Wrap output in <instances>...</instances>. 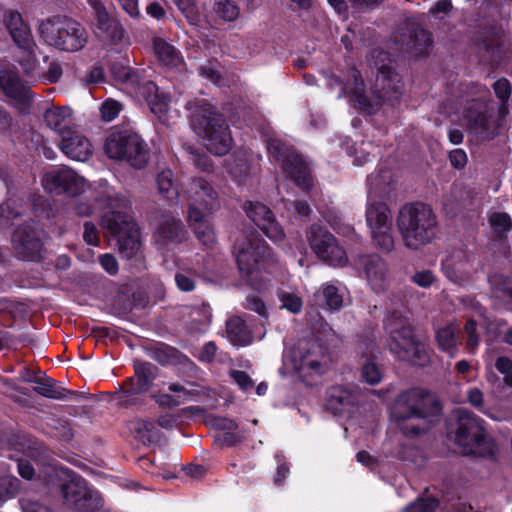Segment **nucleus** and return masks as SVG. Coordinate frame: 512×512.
<instances>
[{
	"instance_id": "obj_1",
	"label": "nucleus",
	"mask_w": 512,
	"mask_h": 512,
	"mask_svg": "<svg viewBox=\"0 0 512 512\" xmlns=\"http://www.w3.org/2000/svg\"><path fill=\"white\" fill-rule=\"evenodd\" d=\"M440 413L436 397L421 388L405 390L397 395L389 408L391 421L407 436L425 432L432 417Z\"/></svg>"
},
{
	"instance_id": "obj_2",
	"label": "nucleus",
	"mask_w": 512,
	"mask_h": 512,
	"mask_svg": "<svg viewBox=\"0 0 512 512\" xmlns=\"http://www.w3.org/2000/svg\"><path fill=\"white\" fill-rule=\"evenodd\" d=\"M331 365L329 349L321 339H302L284 354L279 373L311 385L327 373Z\"/></svg>"
},
{
	"instance_id": "obj_3",
	"label": "nucleus",
	"mask_w": 512,
	"mask_h": 512,
	"mask_svg": "<svg viewBox=\"0 0 512 512\" xmlns=\"http://www.w3.org/2000/svg\"><path fill=\"white\" fill-rule=\"evenodd\" d=\"M195 132L202 138L207 150L215 155L226 154L232 146V137L222 116L204 101L188 103Z\"/></svg>"
},
{
	"instance_id": "obj_4",
	"label": "nucleus",
	"mask_w": 512,
	"mask_h": 512,
	"mask_svg": "<svg viewBox=\"0 0 512 512\" xmlns=\"http://www.w3.org/2000/svg\"><path fill=\"white\" fill-rule=\"evenodd\" d=\"M385 329L388 333L387 345L396 358L418 366L429 363L426 345L414 338L407 317L396 311L389 314L385 320Z\"/></svg>"
},
{
	"instance_id": "obj_5",
	"label": "nucleus",
	"mask_w": 512,
	"mask_h": 512,
	"mask_svg": "<svg viewBox=\"0 0 512 512\" xmlns=\"http://www.w3.org/2000/svg\"><path fill=\"white\" fill-rule=\"evenodd\" d=\"M396 223L407 248L419 249L434 238L436 217L426 204L409 203L402 206Z\"/></svg>"
},
{
	"instance_id": "obj_6",
	"label": "nucleus",
	"mask_w": 512,
	"mask_h": 512,
	"mask_svg": "<svg viewBox=\"0 0 512 512\" xmlns=\"http://www.w3.org/2000/svg\"><path fill=\"white\" fill-rule=\"evenodd\" d=\"M455 422V442L466 455L493 457L496 450L494 441L488 436L483 421L466 408L452 412Z\"/></svg>"
},
{
	"instance_id": "obj_7",
	"label": "nucleus",
	"mask_w": 512,
	"mask_h": 512,
	"mask_svg": "<svg viewBox=\"0 0 512 512\" xmlns=\"http://www.w3.org/2000/svg\"><path fill=\"white\" fill-rule=\"evenodd\" d=\"M39 34L46 44L67 52L82 49L88 39L81 24L67 18L43 21L39 25Z\"/></svg>"
},
{
	"instance_id": "obj_8",
	"label": "nucleus",
	"mask_w": 512,
	"mask_h": 512,
	"mask_svg": "<svg viewBox=\"0 0 512 512\" xmlns=\"http://www.w3.org/2000/svg\"><path fill=\"white\" fill-rule=\"evenodd\" d=\"M234 256L242 276L255 287L254 275L272 260V252L266 242L254 234L242 236L237 240L234 245Z\"/></svg>"
},
{
	"instance_id": "obj_9",
	"label": "nucleus",
	"mask_w": 512,
	"mask_h": 512,
	"mask_svg": "<svg viewBox=\"0 0 512 512\" xmlns=\"http://www.w3.org/2000/svg\"><path fill=\"white\" fill-rule=\"evenodd\" d=\"M105 152L111 159L126 160L141 169L148 162V151L141 137L128 130H115L105 142Z\"/></svg>"
},
{
	"instance_id": "obj_10",
	"label": "nucleus",
	"mask_w": 512,
	"mask_h": 512,
	"mask_svg": "<svg viewBox=\"0 0 512 512\" xmlns=\"http://www.w3.org/2000/svg\"><path fill=\"white\" fill-rule=\"evenodd\" d=\"M127 210L102 215L101 224L116 237L119 253L130 259L139 251L141 243L139 229Z\"/></svg>"
},
{
	"instance_id": "obj_11",
	"label": "nucleus",
	"mask_w": 512,
	"mask_h": 512,
	"mask_svg": "<svg viewBox=\"0 0 512 512\" xmlns=\"http://www.w3.org/2000/svg\"><path fill=\"white\" fill-rule=\"evenodd\" d=\"M366 223L376 247L384 252H390L394 248V238L392 216L386 203L367 197Z\"/></svg>"
},
{
	"instance_id": "obj_12",
	"label": "nucleus",
	"mask_w": 512,
	"mask_h": 512,
	"mask_svg": "<svg viewBox=\"0 0 512 512\" xmlns=\"http://www.w3.org/2000/svg\"><path fill=\"white\" fill-rule=\"evenodd\" d=\"M66 479L61 484V491L65 504L78 512H96L102 505L100 494L88 487L86 481L76 475L61 470Z\"/></svg>"
},
{
	"instance_id": "obj_13",
	"label": "nucleus",
	"mask_w": 512,
	"mask_h": 512,
	"mask_svg": "<svg viewBox=\"0 0 512 512\" xmlns=\"http://www.w3.org/2000/svg\"><path fill=\"white\" fill-rule=\"evenodd\" d=\"M372 59L378 71L373 91L375 98L393 104L399 99L403 90L401 78L394 70L393 61L387 52L375 50L372 52Z\"/></svg>"
},
{
	"instance_id": "obj_14",
	"label": "nucleus",
	"mask_w": 512,
	"mask_h": 512,
	"mask_svg": "<svg viewBox=\"0 0 512 512\" xmlns=\"http://www.w3.org/2000/svg\"><path fill=\"white\" fill-rule=\"evenodd\" d=\"M267 146L270 155L281 163L287 176L293 179L297 185L308 190L311 187V176L305 160L280 139H269Z\"/></svg>"
},
{
	"instance_id": "obj_15",
	"label": "nucleus",
	"mask_w": 512,
	"mask_h": 512,
	"mask_svg": "<svg viewBox=\"0 0 512 512\" xmlns=\"http://www.w3.org/2000/svg\"><path fill=\"white\" fill-rule=\"evenodd\" d=\"M306 235L310 248L318 258L334 267H343L348 263L345 250L329 231L312 225Z\"/></svg>"
},
{
	"instance_id": "obj_16",
	"label": "nucleus",
	"mask_w": 512,
	"mask_h": 512,
	"mask_svg": "<svg viewBox=\"0 0 512 512\" xmlns=\"http://www.w3.org/2000/svg\"><path fill=\"white\" fill-rule=\"evenodd\" d=\"M44 190L51 194L77 196L87 189L86 180L68 167L53 168L43 174Z\"/></svg>"
},
{
	"instance_id": "obj_17",
	"label": "nucleus",
	"mask_w": 512,
	"mask_h": 512,
	"mask_svg": "<svg viewBox=\"0 0 512 512\" xmlns=\"http://www.w3.org/2000/svg\"><path fill=\"white\" fill-rule=\"evenodd\" d=\"M188 221H199L218 206V194L203 178H195L188 189Z\"/></svg>"
},
{
	"instance_id": "obj_18",
	"label": "nucleus",
	"mask_w": 512,
	"mask_h": 512,
	"mask_svg": "<svg viewBox=\"0 0 512 512\" xmlns=\"http://www.w3.org/2000/svg\"><path fill=\"white\" fill-rule=\"evenodd\" d=\"M5 25L16 45L26 53L25 61H20L26 73L31 74L36 68L35 48L29 26L16 11H7L4 16Z\"/></svg>"
},
{
	"instance_id": "obj_19",
	"label": "nucleus",
	"mask_w": 512,
	"mask_h": 512,
	"mask_svg": "<svg viewBox=\"0 0 512 512\" xmlns=\"http://www.w3.org/2000/svg\"><path fill=\"white\" fill-rule=\"evenodd\" d=\"M95 205L88 204L84 201H78L75 205V212L78 216L89 217L95 215L99 209L108 208L106 214L120 209H128L130 201L125 195L116 194L108 185L106 180L98 182V189L92 193Z\"/></svg>"
},
{
	"instance_id": "obj_20",
	"label": "nucleus",
	"mask_w": 512,
	"mask_h": 512,
	"mask_svg": "<svg viewBox=\"0 0 512 512\" xmlns=\"http://www.w3.org/2000/svg\"><path fill=\"white\" fill-rule=\"evenodd\" d=\"M328 87L333 90L339 88L338 98L348 94L350 98L360 107L366 108L373 105V100L369 99L364 93L362 81L358 80V71L351 68L347 71L346 81L343 82L338 76H325Z\"/></svg>"
},
{
	"instance_id": "obj_21",
	"label": "nucleus",
	"mask_w": 512,
	"mask_h": 512,
	"mask_svg": "<svg viewBox=\"0 0 512 512\" xmlns=\"http://www.w3.org/2000/svg\"><path fill=\"white\" fill-rule=\"evenodd\" d=\"M244 208L247 216L270 240L279 243L284 239L285 233L282 226L275 221L272 211L267 206L250 201Z\"/></svg>"
},
{
	"instance_id": "obj_22",
	"label": "nucleus",
	"mask_w": 512,
	"mask_h": 512,
	"mask_svg": "<svg viewBox=\"0 0 512 512\" xmlns=\"http://www.w3.org/2000/svg\"><path fill=\"white\" fill-rule=\"evenodd\" d=\"M441 268L451 282L463 284L473 273L472 255L461 249L454 250L442 261Z\"/></svg>"
},
{
	"instance_id": "obj_23",
	"label": "nucleus",
	"mask_w": 512,
	"mask_h": 512,
	"mask_svg": "<svg viewBox=\"0 0 512 512\" xmlns=\"http://www.w3.org/2000/svg\"><path fill=\"white\" fill-rule=\"evenodd\" d=\"M357 268L362 269L368 284L375 292L384 290L389 283L387 263L378 255H363L356 261Z\"/></svg>"
},
{
	"instance_id": "obj_24",
	"label": "nucleus",
	"mask_w": 512,
	"mask_h": 512,
	"mask_svg": "<svg viewBox=\"0 0 512 512\" xmlns=\"http://www.w3.org/2000/svg\"><path fill=\"white\" fill-rule=\"evenodd\" d=\"M12 242L24 258L35 260L42 248L41 231L34 222L26 223L16 228Z\"/></svg>"
},
{
	"instance_id": "obj_25",
	"label": "nucleus",
	"mask_w": 512,
	"mask_h": 512,
	"mask_svg": "<svg viewBox=\"0 0 512 512\" xmlns=\"http://www.w3.org/2000/svg\"><path fill=\"white\" fill-rule=\"evenodd\" d=\"M59 148L68 158L81 162L88 160L93 153L90 140L76 128L63 132Z\"/></svg>"
},
{
	"instance_id": "obj_26",
	"label": "nucleus",
	"mask_w": 512,
	"mask_h": 512,
	"mask_svg": "<svg viewBox=\"0 0 512 512\" xmlns=\"http://www.w3.org/2000/svg\"><path fill=\"white\" fill-rule=\"evenodd\" d=\"M93 10V24L101 37L116 40L121 38L122 29L116 19L107 10L102 0H87Z\"/></svg>"
},
{
	"instance_id": "obj_27",
	"label": "nucleus",
	"mask_w": 512,
	"mask_h": 512,
	"mask_svg": "<svg viewBox=\"0 0 512 512\" xmlns=\"http://www.w3.org/2000/svg\"><path fill=\"white\" fill-rule=\"evenodd\" d=\"M187 231L180 219L164 216L155 231V242L161 249H170L186 239Z\"/></svg>"
},
{
	"instance_id": "obj_28",
	"label": "nucleus",
	"mask_w": 512,
	"mask_h": 512,
	"mask_svg": "<svg viewBox=\"0 0 512 512\" xmlns=\"http://www.w3.org/2000/svg\"><path fill=\"white\" fill-rule=\"evenodd\" d=\"M136 93L143 97L151 112L160 122L163 124L168 123V104L170 99L165 92L160 91L153 82L147 81L137 87Z\"/></svg>"
},
{
	"instance_id": "obj_29",
	"label": "nucleus",
	"mask_w": 512,
	"mask_h": 512,
	"mask_svg": "<svg viewBox=\"0 0 512 512\" xmlns=\"http://www.w3.org/2000/svg\"><path fill=\"white\" fill-rule=\"evenodd\" d=\"M358 402V395L343 386H333L327 392V409L334 415L350 414Z\"/></svg>"
},
{
	"instance_id": "obj_30",
	"label": "nucleus",
	"mask_w": 512,
	"mask_h": 512,
	"mask_svg": "<svg viewBox=\"0 0 512 512\" xmlns=\"http://www.w3.org/2000/svg\"><path fill=\"white\" fill-rule=\"evenodd\" d=\"M394 41L401 45L404 51L414 55L425 53L432 43L430 34L422 28L398 33L394 35Z\"/></svg>"
},
{
	"instance_id": "obj_31",
	"label": "nucleus",
	"mask_w": 512,
	"mask_h": 512,
	"mask_svg": "<svg viewBox=\"0 0 512 512\" xmlns=\"http://www.w3.org/2000/svg\"><path fill=\"white\" fill-rule=\"evenodd\" d=\"M0 87L10 98L25 100L29 95V88L20 79L14 68L7 67L0 71Z\"/></svg>"
},
{
	"instance_id": "obj_32",
	"label": "nucleus",
	"mask_w": 512,
	"mask_h": 512,
	"mask_svg": "<svg viewBox=\"0 0 512 512\" xmlns=\"http://www.w3.org/2000/svg\"><path fill=\"white\" fill-rule=\"evenodd\" d=\"M393 175L389 169H381L377 173L368 176V198L384 199L387 197L393 184Z\"/></svg>"
},
{
	"instance_id": "obj_33",
	"label": "nucleus",
	"mask_w": 512,
	"mask_h": 512,
	"mask_svg": "<svg viewBox=\"0 0 512 512\" xmlns=\"http://www.w3.org/2000/svg\"><path fill=\"white\" fill-rule=\"evenodd\" d=\"M362 358L361 376L370 385L378 384L382 379V371L375 363L374 346L359 347Z\"/></svg>"
},
{
	"instance_id": "obj_34",
	"label": "nucleus",
	"mask_w": 512,
	"mask_h": 512,
	"mask_svg": "<svg viewBox=\"0 0 512 512\" xmlns=\"http://www.w3.org/2000/svg\"><path fill=\"white\" fill-rule=\"evenodd\" d=\"M326 305L331 310H339L343 306L346 288L338 281L323 283L317 291Z\"/></svg>"
},
{
	"instance_id": "obj_35",
	"label": "nucleus",
	"mask_w": 512,
	"mask_h": 512,
	"mask_svg": "<svg viewBox=\"0 0 512 512\" xmlns=\"http://www.w3.org/2000/svg\"><path fill=\"white\" fill-rule=\"evenodd\" d=\"M45 122L49 128L56 131L60 138L66 130H72L71 110L67 107H53L48 109L44 115Z\"/></svg>"
},
{
	"instance_id": "obj_36",
	"label": "nucleus",
	"mask_w": 512,
	"mask_h": 512,
	"mask_svg": "<svg viewBox=\"0 0 512 512\" xmlns=\"http://www.w3.org/2000/svg\"><path fill=\"white\" fill-rule=\"evenodd\" d=\"M226 335L236 346H245L252 342L251 331L241 317H232L226 323Z\"/></svg>"
},
{
	"instance_id": "obj_37",
	"label": "nucleus",
	"mask_w": 512,
	"mask_h": 512,
	"mask_svg": "<svg viewBox=\"0 0 512 512\" xmlns=\"http://www.w3.org/2000/svg\"><path fill=\"white\" fill-rule=\"evenodd\" d=\"M150 388H144L137 377L128 379L125 386L114 393V399L118 404L129 407L136 403V397L147 392Z\"/></svg>"
},
{
	"instance_id": "obj_38",
	"label": "nucleus",
	"mask_w": 512,
	"mask_h": 512,
	"mask_svg": "<svg viewBox=\"0 0 512 512\" xmlns=\"http://www.w3.org/2000/svg\"><path fill=\"white\" fill-rule=\"evenodd\" d=\"M459 328L453 323L440 328L436 332V341L439 348L446 352L451 358H454L458 352L457 332Z\"/></svg>"
},
{
	"instance_id": "obj_39",
	"label": "nucleus",
	"mask_w": 512,
	"mask_h": 512,
	"mask_svg": "<svg viewBox=\"0 0 512 512\" xmlns=\"http://www.w3.org/2000/svg\"><path fill=\"white\" fill-rule=\"evenodd\" d=\"M129 429L134 437L144 445L159 439L157 426L148 420H134L130 423Z\"/></svg>"
},
{
	"instance_id": "obj_40",
	"label": "nucleus",
	"mask_w": 512,
	"mask_h": 512,
	"mask_svg": "<svg viewBox=\"0 0 512 512\" xmlns=\"http://www.w3.org/2000/svg\"><path fill=\"white\" fill-rule=\"evenodd\" d=\"M34 391L44 397L61 400L65 399L68 394H72L56 384V382L48 377H40L35 380Z\"/></svg>"
},
{
	"instance_id": "obj_41",
	"label": "nucleus",
	"mask_w": 512,
	"mask_h": 512,
	"mask_svg": "<svg viewBox=\"0 0 512 512\" xmlns=\"http://www.w3.org/2000/svg\"><path fill=\"white\" fill-rule=\"evenodd\" d=\"M154 50L159 61L166 66L176 67L182 62L180 53L164 39H155Z\"/></svg>"
},
{
	"instance_id": "obj_42",
	"label": "nucleus",
	"mask_w": 512,
	"mask_h": 512,
	"mask_svg": "<svg viewBox=\"0 0 512 512\" xmlns=\"http://www.w3.org/2000/svg\"><path fill=\"white\" fill-rule=\"evenodd\" d=\"M212 15L219 22H233L240 16V8L232 0H215Z\"/></svg>"
},
{
	"instance_id": "obj_43",
	"label": "nucleus",
	"mask_w": 512,
	"mask_h": 512,
	"mask_svg": "<svg viewBox=\"0 0 512 512\" xmlns=\"http://www.w3.org/2000/svg\"><path fill=\"white\" fill-rule=\"evenodd\" d=\"M210 423L214 428L225 432L223 441L226 444L234 445L241 440L240 435L233 433L237 429V424L233 420L224 417H214L210 420Z\"/></svg>"
},
{
	"instance_id": "obj_44",
	"label": "nucleus",
	"mask_w": 512,
	"mask_h": 512,
	"mask_svg": "<svg viewBox=\"0 0 512 512\" xmlns=\"http://www.w3.org/2000/svg\"><path fill=\"white\" fill-rule=\"evenodd\" d=\"M157 187L159 194L162 195L166 199H174L178 195L177 187L173 180L172 171L169 169L161 171L157 175Z\"/></svg>"
},
{
	"instance_id": "obj_45",
	"label": "nucleus",
	"mask_w": 512,
	"mask_h": 512,
	"mask_svg": "<svg viewBox=\"0 0 512 512\" xmlns=\"http://www.w3.org/2000/svg\"><path fill=\"white\" fill-rule=\"evenodd\" d=\"M189 225L193 228L197 239L205 246H212L215 241V233L209 222L203 218L199 221H188Z\"/></svg>"
},
{
	"instance_id": "obj_46",
	"label": "nucleus",
	"mask_w": 512,
	"mask_h": 512,
	"mask_svg": "<svg viewBox=\"0 0 512 512\" xmlns=\"http://www.w3.org/2000/svg\"><path fill=\"white\" fill-rule=\"evenodd\" d=\"M135 377H137L144 388H150L157 374V368L148 362H135Z\"/></svg>"
},
{
	"instance_id": "obj_47",
	"label": "nucleus",
	"mask_w": 512,
	"mask_h": 512,
	"mask_svg": "<svg viewBox=\"0 0 512 512\" xmlns=\"http://www.w3.org/2000/svg\"><path fill=\"white\" fill-rule=\"evenodd\" d=\"M281 308L286 309L290 313L298 314L301 312L303 302L300 296L294 292L282 291L279 293Z\"/></svg>"
},
{
	"instance_id": "obj_48",
	"label": "nucleus",
	"mask_w": 512,
	"mask_h": 512,
	"mask_svg": "<svg viewBox=\"0 0 512 512\" xmlns=\"http://www.w3.org/2000/svg\"><path fill=\"white\" fill-rule=\"evenodd\" d=\"M19 489V480L12 475L0 476V505L16 494Z\"/></svg>"
},
{
	"instance_id": "obj_49",
	"label": "nucleus",
	"mask_w": 512,
	"mask_h": 512,
	"mask_svg": "<svg viewBox=\"0 0 512 512\" xmlns=\"http://www.w3.org/2000/svg\"><path fill=\"white\" fill-rule=\"evenodd\" d=\"M489 222L492 229L498 234L507 232L512 227L511 218L508 214L503 212L492 213L489 217Z\"/></svg>"
},
{
	"instance_id": "obj_50",
	"label": "nucleus",
	"mask_w": 512,
	"mask_h": 512,
	"mask_svg": "<svg viewBox=\"0 0 512 512\" xmlns=\"http://www.w3.org/2000/svg\"><path fill=\"white\" fill-rule=\"evenodd\" d=\"M466 398H467L468 403L471 406H473L474 408H476L478 411L488 415L492 419L497 420L496 417H494L493 415L489 414L485 410L484 393H483V391L480 388H478V387H470L467 390V392H466Z\"/></svg>"
},
{
	"instance_id": "obj_51",
	"label": "nucleus",
	"mask_w": 512,
	"mask_h": 512,
	"mask_svg": "<svg viewBox=\"0 0 512 512\" xmlns=\"http://www.w3.org/2000/svg\"><path fill=\"white\" fill-rule=\"evenodd\" d=\"M438 504L435 498H420L405 507L403 512H433L438 507Z\"/></svg>"
},
{
	"instance_id": "obj_52",
	"label": "nucleus",
	"mask_w": 512,
	"mask_h": 512,
	"mask_svg": "<svg viewBox=\"0 0 512 512\" xmlns=\"http://www.w3.org/2000/svg\"><path fill=\"white\" fill-rule=\"evenodd\" d=\"M121 111V104L114 99H107L100 106L101 117L104 121L114 120Z\"/></svg>"
},
{
	"instance_id": "obj_53",
	"label": "nucleus",
	"mask_w": 512,
	"mask_h": 512,
	"mask_svg": "<svg viewBox=\"0 0 512 512\" xmlns=\"http://www.w3.org/2000/svg\"><path fill=\"white\" fill-rule=\"evenodd\" d=\"M452 9L453 5L451 0H438L434 6L429 9L428 14L434 19L442 20L451 13Z\"/></svg>"
},
{
	"instance_id": "obj_54",
	"label": "nucleus",
	"mask_w": 512,
	"mask_h": 512,
	"mask_svg": "<svg viewBox=\"0 0 512 512\" xmlns=\"http://www.w3.org/2000/svg\"><path fill=\"white\" fill-rule=\"evenodd\" d=\"M230 173L238 185H248L250 181V171L246 163L242 161L237 162L236 165L231 168Z\"/></svg>"
},
{
	"instance_id": "obj_55",
	"label": "nucleus",
	"mask_w": 512,
	"mask_h": 512,
	"mask_svg": "<svg viewBox=\"0 0 512 512\" xmlns=\"http://www.w3.org/2000/svg\"><path fill=\"white\" fill-rule=\"evenodd\" d=\"M495 367L503 375L504 383L512 387V360L506 356L498 357Z\"/></svg>"
},
{
	"instance_id": "obj_56",
	"label": "nucleus",
	"mask_w": 512,
	"mask_h": 512,
	"mask_svg": "<svg viewBox=\"0 0 512 512\" xmlns=\"http://www.w3.org/2000/svg\"><path fill=\"white\" fill-rule=\"evenodd\" d=\"M436 280L437 278L434 273L426 269L415 272L412 277V281L422 288L431 287L436 282Z\"/></svg>"
},
{
	"instance_id": "obj_57",
	"label": "nucleus",
	"mask_w": 512,
	"mask_h": 512,
	"mask_svg": "<svg viewBox=\"0 0 512 512\" xmlns=\"http://www.w3.org/2000/svg\"><path fill=\"white\" fill-rule=\"evenodd\" d=\"M192 315V320L199 322V326L195 329L199 332L205 331L208 328L211 319L209 307L204 306L201 310H195Z\"/></svg>"
},
{
	"instance_id": "obj_58",
	"label": "nucleus",
	"mask_w": 512,
	"mask_h": 512,
	"mask_svg": "<svg viewBox=\"0 0 512 512\" xmlns=\"http://www.w3.org/2000/svg\"><path fill=\"white\" fill-rule=\"evenodd\" d=\"M188 153L190 155L189 160L190 162L197 168H199L202 171H206L211 166V162L208 156L205 154H200L193 150L192 148L188 149Z\"/></svg>"
},
{
	"instance_id": "obj_59",
	"label": "nucleus",
	"mask_w": 512,
	"mask_h": 512,
	"mask_svg": "<svg viewBox=\"0 0 512 512\" xmlns=\"http://www.w3.org/2000/svg\"><path fill=\"white\" fill-rule=\"evenodd\" d=\"M495 94L501 101H506L511 94V85L507 79H498L493 85Z\"/></svg>"
},
{
	"instance_id": "obj_60",
	"label": "nucleus",
	"mask_w": 512,
	"mask_h": 512,
	"mask_svg": "<svg viewBox=\"0 0 512 512\" xmlns=\"http://www.w3.org/2000/svg\"><path fill=\"white\" fill-rule=\"evenodd\" d=\"M200 75L214 84L220 83V73L212 63H206L200 67Z\"/></svg>"
},
{
	"instance_id": "obj_61",
	"label": "nucleus",
	"mask_w": 512,
	"mask_h": 512,
	"mask_svg": "<svg viewBox=\"0 0 512 512\" xmlns=\"http://www.w3.org/2000/svg\"><path fill=\"white\" fill-rule=\"evenodd\" d=\"M464 329L468 335L467 346L471 352H474L479 345V338L475 334L476 323L473 320H468Z\"/></svg>"
},
{
	"instance_id": "obj_62",
	"label": "nucleus",
	"mask_w": 512,
	"mask_h": 512,
	"mask_svg": "<svg viewBox=\"0 0 512 512\" xmlns=\"http://www.w3.org/2000/svg\"><path fill=\"white\" fill-rule=\"evenodd\" d=\"M83 238L85 242L92 246H97L99 242V235L95 225L91 222H85Z\"/></svg>"
},
{
	"instance_id": "obj_63",
	"label": "nucleus",
	"mask_w": 512,
	"mask_h": 512,
	"mask_svg": "<svg viewBox=\"0 0 512 512\" xmlns=\"http://www.w3.org/2000/svg\"><path fill=\"white\" fill-rule=\"evenodd\" d=\"M99 262L102 268L109 274L114 275L118 272V263L112 254L101 255Z\"/></svg>"
},
{
	"instance_id": "obj_64",
	"label": "nucleus",
	"mask_w": 512,
	"mask_h": 512,
	"mask_svg": "<svg viewBox=\"0 0 512 512\" xmlns=\"http://www.w3.org/2000/svg\"><path fill=\"white\" fill-rule=\"evenodd\" d=\"M231 376L242 390H247L253 386L252 379L244 371H238V370L232 371Z\"/></svg>"
}]
</instances>
